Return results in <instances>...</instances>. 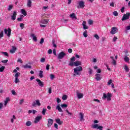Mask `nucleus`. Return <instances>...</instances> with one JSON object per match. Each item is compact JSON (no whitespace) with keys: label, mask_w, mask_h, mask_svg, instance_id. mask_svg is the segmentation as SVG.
Segmentation results:
<instances>
[{"label":"nucleus","mask_w":130,"mask_h":130,"mask_svg":"<svg viewBox=\"0 0 130 130\" xmlns=\"http://www.w3.org/2000/svg\"><path fill=\"white\" fill-rule=\"evenodd\" d=\"M69 66H70V67H74V66L75 67H79V66H82V62L79 60L76 61V57L73 56L71 58Z\"/></svg>","instance_id":"nucleus-1"},{"label":"nucleus","mask_w":130,"mask_h":130,"mask_svg":"<svg viewBox=\"0 0 130 130\" xmlns=\"http://www.w3.org/2000/svg\"><path fill=\"white\" fill-rule=\"evenodd\" d=\"M74 74L73 75V77H76V76H81V72L83 71V67L82 66H79L74 68Z\"/></svg>","instance_id":"nucleus-2"},{"label":"nucleus","mask_w":130,"mask_h":130,"mask_svg":"<svg viewBox=\"0 0 130 130\" xmlns=\"http://www.w3.org/2000/svg\"><path fill=\"white\" fill-rule=\"evenodd\" d=\"M111 97H112V94L110 93H103V96L102 97V99L105 100L107 99V101H111Z\"/></svg>","instance_id":"nucleus-3"},{"label":"nucleus","mask_w":130,"mask_h":130,"mask_svg":"<svg viewBox=\"0 0 130 130\" xmlns=\"http://www.w3.org/2000/svg\"><path fill=\"white\" fill-rule=\"evenodd\" d=\"M130 13L127 12L126 14H124L121 19L122 21H124L125 20H128L129 19Z\"/></svg>","instance_id":"nucleus-4"},{"label":"nucleus","mask_w":130,"mask_h":130,"mask_svg":"<svg viewBox=\"0 0 130 130\" xmlns=\"http://www.w3.org/2000/svg\"><path fill=\"white\" fill-rule=\"evenodd\" d=\"M78 9H83L85 8V2L83 1H79L78 3Z\"/></svg>","instance_id":"nucleus-5"},{"label":"nucleus","mask_w":130,"mask_h":130,"mask_svg":"<svg viewBox=\"0 0 130 130\" xmlns=\"http://www.w3.org/2000/svg\"><path fill=\"white\" fill-rule=\"evenodd\" d=\"M66 55H67V54H66V53H64L63 51H62L58 54L57 58L58 59H62V58H63V57L66 56Z\"/></svg>","instance_id":"nucleus-6"},{"label":"nucleus","mask_w":130,"mask_h":130,"mask_svg":"<svg viewBox=\"0 0 130 130\" xmlns=\"http://www.w3.org/2000/svg\"><path fill=\"white\" fill-rule=\"evenodd\" d=\"M36 105H37V106H40V105H41L39 100H36L35 102H34L32 104V107H35Z\"/></svg>","instance_id":"nucleus-7"},{"label":"nucleus","mask_w":130,"mask_h":130,"mask_svg":"<svg viewBox=\"0 0 130 130\" xmlns=\"http://www.w3.org/2000/svg\"><path fill=\"white\" fill-rule=\"evenodd\" d=\"M92 128H97L98 129L103 130V126H99L98 124H95L92 125Z\"/></svg>","instance_id":"nucleus-8"},{"label":"nucleus","mask_w":130,"mask_h":130,"mask_svg":"<svg viewBox=\"0 0 130 130\" xmlns=\"http://www.w3.org/2000/svg\"><path fill=\"white\" fill-rule=\"evenodd\" d=\"M41 119H42V116H37L34 121L35 123H38V122H39Z\"/></svg>","instance_id":"nucleus-9"},{"label":"nucleus","mask_w":130,"mask_h":130,"mask_svg":"<svg viewBox=\"0 0 130 130\" xmlns=\"http://www.w3.org/2000/svg\"><path fill=\"white\" fill-rule=\"evenodd\" d=\"M4 31L5 34H7V36H8V37H10V36H11V32L12 31V30H11V28H9L8 30L5 28L4 29Z\"/></svg>","instance_id":"nucleus-10"},{"label":"nucleus","mask_w":130,"mask_h":130,"mask_svg":"<svg viewBox=\"0 0 130 130\" xmlns=\"http://www.w3.org/2000/svg\"><path fill=\"white\" fill-rule=\"evenodd\" d=\"M52 124H53V119L50 118L48 119L47 123L48 127H50Z\"/></svg>","instance_id":"nucleus-11"},{"label":"nucleus","mask_w":130,"mask_h":130,"mask_svg":"<svg viewBox=\"0 0 130 130\" xmlns=\"http://www.w3.org/2000/svg\"><path fill=\"white\" fill-rule=\"evenodd\" d=\"M95 77L96 81H100L102 79V77H101V75L98 73L95 74Z\"/></svg>","instance_id":"nucleus-12"},{"label":"nucleus","mask_w":130,"mask_h":130,"mask_svg":"<svg viewBox=\"0 0 130 130\" xmlns=\"http://www.w3.org/2000/svg\"><path fill=\"white\" fill-rule=\"evenodd\" d=\"M36 81H37L38 82V85H39V86H40V87H44V84L39 79H38V78L36 79Z\"/></svg>","instance_id":"nucleus-13"},{"label":"nucleus","mask_w":130,"mask_h":130,"mask_svg":"<svg viewBox=\"0 0 130 130\" xmlns=\"http://www.w3.org/2000/svg\"><path fill=\"white\" fill-rule=\"evenodd\" d=\"M82 26L83 27L84 30L89 29V26H87V22H86V21H83L82 23Z\"/></svg>","instance_id":"nucleus-14"},{"label":"nucleus","mask_w":130,"mask_h":130,"mask_svg":"<svg viewBox=\"0 0 130 130\" xmlns=\"http://www.w3.org/2000/svg\"><path fill=\"white\" fill-rule=\"evenodd\" d=\"M16 17H17V11H14L13 14L11 16V20L15 21L16 20Z\"/></svg>","instance_id":"nucleus-15"},{"label":"nucleus","mask_w":130,"mask_h":130,"mask_svg":"<svg viewBox=\"0 0 130 130\" xmlns=\"http://www.w3.org/2000/svg\"><path fill=\"white\" fill-rule=\"evenodd\" d=\"M116 30H117V28L116 27H112L110 31L111 34H115L116 33Z\"/></svg>","instance_id":"nucleus-16"},{"label":"nucleus","mask_w":130,"mask_h":130,"mask_svg":"<svg viewBox=\"0 0 130 130\" xmlns=\"http://www.w3.org/2000/svg\"><path fill=\"white\" fill-rule=\"evenodd\" d=\"M77 96L78 99H81L84 97V94L77 92Z\"/></svg>","instance_id":"nucleus-17"},{"label":"nucleus","mask_w":130,"mask_h":130,"mask_svg":"<svg viewBox=\"0 0 130 130\" xmlns=\"http://www.w3.org/2000/svg\"><path fill=\"white\" fill-rule=\"evenodd\" d=\"M30 37H32V40L35 41V42H37V37L35 36V34H31L30 35Z\"/></svg>","instance_id":"nucleus-18"},{"label":"nucleus","mask_w":130,"mask_h":130,"mask_svg":"<svg viewBox=\"0 0 130 130\" xmlns=\"http://www.w3.org/2000/svg\"><path fill=\"white\" fill-rule=\"evenodd\" d=\"M56 123H58V124H59V125H61L63 123V121L60 120V119L58 118L55 120Z\"/></svg>","instance_id":"nucleus-19"},{"label":"nucleus","mask_w":130,"mask_h":130,"mask_svg":"<svg viewBox=\"0 0 130 130\" xmlns=\"http://www.w3.org/2000/svg\"><path fill=\"white\" fill-rule=\"evenodd\" d=\"M16 50H17V48H16V47L15 46H13L12 49L10 50V53H15V52H16Z\"/></svg>","instance_id":"nucleus-20"},{"label":"nucleus","mask_w":130,"mask_h":130,"mask_svg":"<svg viewBox=\"0 0 130 130\" xmlns=\"http://www.w3.org/2000/svg\"><path fill=\"white\" fill-rule=\"evenodd\" d=\"M32 6V1L31 0H27V7L31 8Z\"/></svg>","instance_id":"nucleus-21"},{"label":"nucleus","mask_w":130,"mask_h":130,"mask_svg":"<svg viewBox=\"0 0 130 130\" xmlns=\"http://www.w3.org/2000/svg\"><path fill=\"white\" fill-rule=\"evenodd\" d=\"M56 110H58L59 111V112H63L62 109H61L60 106H59V105H57L56 107Z\"/></svg>","instance_id":"nucleus-22"},{"label":"nucleus","mask_w":130,"mask_h":130,"mask_svg":"<svg viewBox=\"0 0 130 130\" xmlns=\"http://www.w3.org/2000/svg\"><path fill=\"white\" fill-rule=\"evenodd\" d=\"M9 101H10V98H7L4 101V105L5 106H7V105L8 104Z\"/></svg>","instance_id":"nucleus-23"},{"label":"nucleus","mask_w":130,"mask_h":130,"mask_svg":"<svg viewBox=\"0 0 130 130\" xmlns=\"http://www.w3.org/2000/svg\"><path fill=\"white\" fill-rule=\"evenodd\" d=\"M79 115L80 116V121H82V120H84V114H83V113H80Z\"/></svg>","instance_id":"nucleus-24"},{"label":"nucleus","mask_w":130,"mask_h":130,"mask_svg":"<svg viewBox=\"0 0 130 130\" xmlns=\"http://www.w3.org/2000/svg\"><path fill=\"white\" fill-rule=\"evenodd\" d=\"M21 12L22 15L24 16H27V12H26V10L25 9H21Z\"/></svg>","instance_id":"nucleus-25"},{"label":"nucleus","mask_w":130,"mask_h":130,"mask_svg":"<svg viewBox=\"0 0 130 130\" xmlns=\"http://www.w3.org/2000/svg\"><path fill=\"white\" fill-rule=\"evenodd\" d=\"M49 21V19H44L42 21L41 23L42 24H47V23H48Z\"/></svg>","instance_id":"nucleus-26"},{"label":"nucleus","mask_w":130,"mask_h":130,"mask_svg":"<svg viewBox=\"0 0 130 130\" xmlns=\"http://www.w3.org/2000/svg\"><path fill=\"white\" fill-rule=\"evenodd\" d=\"M70 17L72 19H75V20H77V17L76 16V14L75 13H72L70 14Z\"/></svg>","instance_id":"nucleus-27"},{"label":"nucleus","mask_w":130,"mask_h":130,"mask_svg":"<svg viewBox=\"0 0 130 130\" xmlns=\"http://www.w3.org/2000/svg\"><path fill=\"white\" fill-rule=\"evenodd\" d=\"M31 124H32V122L30 121H27L25 123V125H26V126H30L31 125Z\"/></svg>","instance_id":"nucleus-28"},{"label":"nucleus","mask_w":130,"mask_h":130,"mask_svg":"<svg viewBox=\"0 0 130 130\" xmlns=\"http://www.w3.org/2000/svg\"><path fill=\"white\" fill-rule=\"evenodd\" d=\"M23 68L24 69H31L32 67L31 66L28 65V64H26L25 65L23 66Z\"/></svg>","instance_id":"nucleus-29"},{"label":"nucleus","mask_w":130,"mask_h":130,"mask_svg":"<svg viewBox=\"0 0 130 130\" xmlns=\"http://www.w3.org/2000/svg\"><path fill=\"white\" fill-rule=\"evenodd\" d=\"M5 69H6L5 66H2V67L0 68V73H3V72L5 71Z\"/></svg>","instance_id":"nucleus-30"},{"label":"nucleus","mask_w":130,"mask_h":130,"mask_svg":"<svg viewBox=\"0 0 130 130\" xmlns=\"http://www.w3.org/2000/svg\"><path fill=\"white\" fill-rule=\"evenodd\" d=\"M43 71H40L39 77L40 78H43Z\"/></svg>","instance_id":"nucleus-31"},{"label":"nucleus","mask_w":130,"mask_h":130,"mask_svg":"<svg viewBox=\"0 0 130 130\" xmlns=\"http://www.w3.org/2000/svg\"><path fill=\"white\" fill-rule=\"evenodd\" d=\"M124 69L125 72H129V69H128V67H127V65H125Z\"/></svg>","instance_id":"nucleus-32"},{"label":"nucleus","mask_w":130,"mask_h":130,"mask_svg":"<svg viewBox=\"0 0 130 130\" xmlns=\"http://www.w3.org/2000/svg\"><path fill=\"white\" fill-rule=\"evenodd\" d=\"M2 54H4L5 56L9 57V53L7 52H1Z\"/></svg>","instance_id":"nucleus-33"},{"label":"nucleus","mask_w":130,"mask_h":130,"mask_svg":"<svg viewBox=\"0 0 130 130\" xmlns=\"http://www.w3.org/2000/svg\"><path fill=\"white\" fill-rule=\"evenodd\" d=\"M124 60L125 61H126V62H127V61H129V58H128V57L126 56L124 58Z\"/></svg>","instance_id":"nucleus-34"},{"label":"nucleus","mask_w":130,"mask_h":130,"mask_svg":"<svg viewBox=\"0 0 130 130\" xmlns=\"http://www.w3.org/2000/svg\"><path fill=\"white\" fill-rule=\"evenodd\" d=\"M61 108H67L68 107L67 104H61Z\"/></svg>","instance_id":"nucleus-35"},{"label":"nucleus","mask_w":130,"mask_h":130,"mask_svg":"<svg viewBox=\"0 0 130 130\" xmlns=\"http://www.w3.org/2000/svg\"><path fill=\"white\" fill-rule=\"evenodd\" d=\"M88 73H89V75H92V74H93V70H92V69H91V68H89Z\"/></svg>","instance_id":"nucleus-36"},{"label":"nucleus","mask_w":130,"mask_h":130,"mask_svg":"<svg viewBox=\"0 0 130 130\" xmlns=\"http://www.w3.org/2000/svg\"><path fill=\"white\" fill-rule=\"evenodd\" d=\"M55 41H54V40H53L52 41V46H53V47H56V46H57L56 44H55Z\"/></svg>","instance_id":"nucleus-37"},{"label":"nucleus","mask_w":130,"mask_h":130,"mask_svg":"<svg viewBox=\"0 0 130 130\" xmlns=\"http://www.w3.org/2000/svg\"><path fill=\"white\" fill-rule=\"evenodd\" d=\"M88 25H93V20L89 19L88 21Z\"/></svg>","instance_id":"nucleus-38"},{"label":"nucleus","mask_w":130,"mask_h":130,"mask_svg":"<svg viewBox=\"0 0 130 130\" xmlns=\"http://www.w3.org/2000/svg\"><path fill=\"white\" fill-rule=\"evenodd\" d=\"M62 100H64V101L67 100V99H68V95H63L62 97Z\"/></svg>","instance_id":"nucleus-39"},{"label":"nucleus","mask_w":130,"mask_h":130,"mask_svg":"<svg viewBox=\"0 0 130 130\" xmlns=\"http://www.w3.org/2000/svg\"><path fill=\"white\" fill-rule=\"evenodd\" d=\"M94 38H96V39H97V40H99V39H100V37L97 34H95L94 35Z\"/></svg>","instance_id":"nucleus-40"},{"label":"nucleus","mask_w":130,"mask_h":130,"mask_svg":"<svg viewBox=\"0 0 130 130\" xmlns=\"http://www.w3.org/2000/svg\"><path fill=\"white\" fill-rule=\"evenodd\" d=\"M87 30H85L84 32H83L84 37H88V35L87 34Z\"/></svg>","instance_id":"nucleus-41"},{"label":"nucleus","mask_w":130,"mask_h":130,"mask_svg":"<svg viewBox=\"0 0 130 130\" xmlns=\"http://www.w3.org/2000/svg\"><path fill=\"white\" fill-rule=\"evenodd\" d=\"M21 75V73L17 72L16 73L15 75V78H19V76Z\"/></svg>","instance_id":"nucleus-42"},{"label":"nucleus","mask_w":130,"mask_h":130,"mask_svg":"<svg viewBox=\"0 0 130 130\" xmlns=\"http://www.w3.org/2000/svg\"><path fill=\"white\" fill-rule=\"evenodd\" d=\"M13 5H9L8 8V11H12V9H13Z\"/></svg>","instance_id":"nucleus-43"},{"label":"nucleus","mask_w":130,"mask_h":130,"mask_svg":"<svg viewBox=\"0 0 130 130\" xmlns=\"http://www.w3.org/2000/svg\"><path fill=\"white\" fill-rule=\"evenodd\" d=\"M46 112V109H43V110L42 111V113L43 115H45V113Z\"/></svg>","instance_id":"nucleus-44"},{"label":"nucleus","mask_w":130,"mask_h":130,"mask_svg":"<svg viewBox=\"0 0 130 130\" xmlns=\"http://www.w3.org/2000/svg\"><path fill=\"white\" fill-rule=\"evenodd\" d=\"M15 83H16V84L17 83H20V80H19V78H18L17 77H15Z\"/></svg>","instance_id":"nucleus-45"},{"label":"nucleus","mask_w":130,"mask_h":130,"mask_svg":"<svg viewBox=\"0 0 130 130\" xmlns=\"http://www.w3.org/2000/svg\"><path fill=\"white\" fill-rule=\"evenodd\" d=\"M113 15L115 16H118V13L117 12V11H114L113 12Z\"/></svg>","instance_id":"nucleus-46"},{"label":"nucleus","mask_w":130,"mask_h":130,"mask_svg":"<svg viewBox=\"0 0 130 130\" xmlns=\"http://www.w3.org/2000/svg\"><path fill=\"white\" fill-rule=\"evenodd\" d=\"M44 43V39H43V38H42L40 42V44H42Z\"/></svg>","instance_id":"nucleus-47"},{"label":"nucleus","mask_w":130,"mask_h":130,"mask_svg":"<svg viewBox=\"0 0 130 130\" xmlns=\"http://www.w3.org/2000/svg\"><path fill=\"white\" fill-rule=\"evenodd\" d=\"M112 64H113V66H116V61H115V60L114 59H113L112 61Z\"/></svg>","instance_id":"nucleus-48"},{"label":"nucleus","mask_w":130,"mask_h":130,"mask_svg":"<svg viewBox=\"0 0 130 130\" xmlns=\"http://www.w3.org/2000/svg\"><path fill=\"white\" fill-rule=\"evenodd\" d=\"M50 78L51 80H53V79H54V75L50 74Z\"/></svg>","instance_id":"nucleus-49"},{"label":"nucleus","mask_w":130,"mask_h":130,"mask_svg":"<svg viewBox=\"0 0 130 130\" xmlns=\"http://www.w3.org/2000/svg\"><path fill=\"white\" fill-rule=\"evenodd\" d=\"M41 62H45V58L42 57L40 60Z\"/></svg>","instance_id":"nucleus-50"},{"label":"nucleus","mask_w":130,"mask_h":130,"mask_svg":"<svg viewBox=\"0 0 130 130\" xmlns=\"http://www.w3.org/2000/svg\"><path fill=\"white\" fill-rule=\"evenodd\" d=\"M66 112H67V113H68L69 115H73V114L71 112H70V111H69V110L67 109L66 110Z\"/></svg>","instance_id":"nucleus-51"},{"label":"nucleus","mask_w":130,"mask_h":130,"mask_svg":"<svg viewBox=\"0 0 130 130\" xmlns=\"http://www.w3.org/2000/svg\"><path fill=\"white\" fill-rule=\"evenodd\" d=\"M112 83V80L110 79V80H109V81L108 82V85H111Z\"/></svg>","instance_id":"nucleus-52"},{"label":"nucleus","mask_w":130,"mask_h":130,"mask_svg":"<svg viewBox=\"0 0 130 130\" xmlns=\"http://www.w3.org/2000/svg\"><path fill=\"white\" fill-rule=\"evenodd\" d=\"M4 37V31H1L0 33V38Z\"/></svg>","instance_id":"nucleus-53"},{"label":"nucleus","mask_w":130,"mask_h":130,"mask_svg":"<svg viewBox=\"0 0 130 130\" xmlns=\"http://www.w3.org/2000/svg\"><path fill=\"white\" fill-rule=\"evenodd\" d=\"M117 40V37H115L113 39V42H115Z\"/></svg>","instance_id":"nucleus-54"},{"label":"nucleus","mask_w":130,"mask_h":130,"mask_svg":"<svg viewBox=\"0 0 130 130\" xmlns=\"http://www.w3.org/2000/svg\"><path fill=\"white\" fill-rule=\"evenodd\" d=\"M11 92L13 95H17V93L16 92V91H15V90H12Z\"/></svg>","instance_id":"nucleus-55"},{"label":"nucleus","mask_w":130,"mask_h":130,"mask_svg":"<svg viewBox=\"0 0 130 130\" xmlns=\"http://www.w3.org/2000/svg\"><path fill=\"white\" fill-rule=\"evenodd\" d=\"M8 61H9V60H4L2 61V62H3V63H7Z\"/></svg>","instance_id":"nucleus-56"},{"label":"nucleus","mask_w":130,"mask_h":130,"mask_svg":"<svg viewBox=\"0 0 130 130\" xmlns=\"http://www.w3.org/2000/svg\"><path fill=\"white\" fill-rule=\"evenodd\" d=\"M50 67V66L49 65V64H47V65H46V70H47V71H48L49 70V67Z\"/></svg>","instance_id":"nucleus-57"},{"label":"nucleus","mask_w":130,"mask_h":130,"mask_svg":"<svg viewBox=\"0 0 130 130\" xmlns=\"http://www.w3.org/2000/svg\"><path fill=\"white\" fill-rule=\"evenodd\" d=\"M53 53L54 55H56V50H55V49H54L53 50Z\"/></svg>","instance_id":"nucleus-58"},{"label":"nucleus","mask_w":130,"mask_h":130,"mask_svg":"<svg viewBox=\"0 0 130 130\" xmlns=\"http://www.w3.org/2000/svg\"><path fill=\"white\" fill-rule=\"evenodd\" d=\"M68 52L69 53H72V52H73V49L70 48L68 49Z\"/></svg>","instance_id":"nucleus-59"},{"label":"nucleus","mask_w":130,"mask_h":130,"mask_svg":"<svg viewBox=\"0 0 130 130\" xmlns=\"http://www.w3.org/2000/svg\"><path fill=\"white\" fill-rule=\"evenodd\" d=\"M96 73L100 74L101 73V69H99L96 70Z\"/></svg>","instance_id":"nucleus-60"},{"label":"nucleus","mask_w":130,"mask_h":130,"mask_svg":"<svg viewBox=\"0 0 130 130\" xmlns=\"http://www.w3.org/2000/svg\"><path fill=\"white\" fill-rule=\"evenodd\" d=\"M121 13H124V7H122V8L121 9Z\"/></svg>","instance_id":"nucleus-61"},{"label":"nucleus","mask_w":130,"mask_h":130,"mask_svg":"<svg viewBox=\"0 0 130 130\" xmlns=\"http://www.w3.org/2000/svg\"><path fill=\"white\" fill-rule=\"evenodd\" d=\"M51 92H52L51 87H50V88H49V90H48V93H49V94H51Z\"/></svg>","instance_id":"nucleus-62"},{"label":"nucleus","mask_w":130,"mask_h":130,"mask_svg":"<svg viewBox=\"0 0 130 130\" xmlns=\"http://www.w3.org/2000/svg\"><path fill=\"white\" fill-rule=\"evenodd\" d=\"M20 27L21 29H23L24 28V23H20Z\"/></svg>","instance_id":"nucleus-63"},{"label":"nucleus","mask_w":130,"mask_h":130,"mask_svg":"<svg viewBox=\"0 0 130 130\" xmlns=\"http://www.w3.org/2000/svg\"><path fill=\"white\" fill-rule=\"evenodd\" d=\"M126 30H130V24L129 26L126 27Z\"/></svg>","instance_id":"nucleus-64"}]
</instances>
